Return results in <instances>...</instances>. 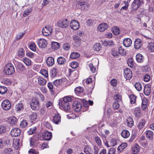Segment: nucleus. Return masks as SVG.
Wrapping results in <instances>:
<instances>
[{"mask_svg": "<svg viewBox=\"0 0 154 154\" xmlns=\"http://www.w3.org/2000/svg\"><path fill=\"white\" fill-rule=\"evenodd\" d=\"M72 98L71 97L69 96L65 97L63 101H60L59 102L60 107L66 112H69L70 105L68 102H70Z\"/></svg>", "mask_w": 154, "mask_h": 154, "instance_id": "f257e3e1", "label": "nucleus"}, {"mask_svg": "<svg viewBox=\"0 0 154 154\" xmlns=\"http://www.w3.org/2000/svg\"><path fill=\"white\" fill-rule=\"evenodd\" d=\"M15 72V69L11 63L7 64L4 67V72L6 75H10L12 74Z\"/></svg>", "mask_w": 154, "mask_h": 154, "instance_id": "f03ea898", "label": "nucleus"}, {"mask_svg": "<svg viewBox=\"0 0 154 154\" xmlns=\"http://www.w3.org/2000/svg\"><path fill=\"white\" fill-rule=\"evenodd\" d=\"M76 7L82 10H86L88 8L89 5L86 2H78L76 4Z\"/></svg>", "mask_w": 154, "mask_h": 154, "instance_id": "7ed1b4c3", "label": "nucleus"}, {"mask_svg": "<svg viewBox=\"0 0 154 154\" xmlns=\"http://www.w3.org/2000/svg\"><path fill=\"white\" fill-rule=\"evenodd\" d=\"M69 23V21L66 19H64L59 21L57 24L59 27L61 28L67 27Z\"/></svg>", "mask_w": 154, "mask_h": 154, "instance_id": "20e7f679", "label": "nucleus"}, {"mask_svg": "<svg viewBox=\"0 0 154 154\" xmlns=\"http://www.w3.org/2000/svg\"><path fill=\"white\" fill-rule=\"evenodd\" d=\"M52 32V28L49 26H47L44 27L42 29V32L43 35L45 36L51 35Z\"/></svg>", "mask_w": 154, "mask_h": 154, "instance_id": "39448f33", "label": "nucleus"}, {"mask_svg": "<svg viewBox=\"0 0 154 154\" xmlns=\"http://www.w3.org/2000/svg\"><path fill=\"white\" fill-rule=\"evenodd\" d=\"M37 43L38 47L42 48H45L48 44L47 41L43 38L38 39L37 41Z\"/></svg>", "mask_w": 154, "mask_h": 154, "instance_id": "423d86ee", "label": "nucleus"}, {"mask_svg": "<svg viewBox=\"0 0 154 154\" xmlns=\"http://www.w3.org/2000/svg\"><path fill=\"white\" fill-rule=\"evenodd\" d=\"M143 3V0H134L131 6L133 9L137 10L140 5Z\"/></svg>", "mask_w": 154, "mask_h": 154, "instance_id": "0eeeda50", "label": "nucleus"}, {"mask_svg": "<svg viewBox=\"0 0 154 154\" xmlns=\"http://www.w3.org/2000/svg\"><path fill=\"white\" fill-rule=\"evenodd\" d=\"M38 102L36 98H33L30 102V106L32 109L36 110L38 108Z\"/></svg>", "mask_w": 154, "mask_h": 154, "instance_id": "6e6552de", "label": "nucleus"}, {"mask_svg": "<svg viewBox=\"0 0 154 154\" xmlns=\"http://www.w3.org/2000/svg\"><path fill=\"white\" fill-rule=\"evenodd\" d=\"M72 108L75 112H79L82 109V105L79 102L75 101L73 103Z\"/></svg>", "mask_w": 154, "mask_h": 154, "instance_id": "1a4fd4ad", "label": "nucleus"}, {"mask_svg": "<svg viewBox=\"0 0 154 154\" xmlns=\"http://www.w3.org/2000/svg\"><path fill=\"white\" fill-rule=\"evenodd\" d=\"M11 105L10 101L8 100H3L2 103V106L5 110H8L9 109Z\"/></svg>", "mask_w": 154, "mask_h": 154, "instance_id": "9d476101", "label": "nucleus"}, {"mask_svg": "<svg viewBox=\"0 0 154 154\" xmlns=\"http://www.w3.org/2000/svg\"><path fill=\"white\" fill-rule=\"evenodd\" d=\"M124 74L125 77L127 79L129 80L132 76V72L129 68H125L124 71Z\"/></svg>", "mask_w": 154, "mask_h": 154, "instance_id": "9b49d317", "label": "nucleus"}, {"mask_svg": "<svg viewBox=\"0 0 154 154\" xmlns=\"http://www.w3.org/2000/svg\"><path fill=\"white\" fill-rule=\"evenodd\" d=\"M20 129L19 128H15L11 130V135L12 137H17L20 134Z\"/></svg>", "mask_w": 154, "mask_h": 154, "instance_id": "f8f14e48", "label": "nucleus"}, {"mask_svg": "<svg viewBox=\"0 0 154 154\" xmlns=\"http://www.w3.org/2000/svg\"><path fill=\"white\" fill-rule=\"evenodd\" d=\"M70 25L71 29L74 30L78 29L79 26V22L75 20H72L71 22Z\"/></svg>", "mask_w": 154, "mask_h": 154, "instance_id": "ddd939ff", "label": "nucleus"}, {"mask_svg": "<svg viewBox=\"0 0 154 154\" xmlns=\"http://www.w3.org/2000/svg\"><path fill=\"white\" fill-rule=\"evenodd\" d=\"M108 27V24L106 23H102L98 26L97 30L100 32H103Z\"/></svg>", "mask_w": 154, "mask_h": 154, "instance_id": "4468645a", "label": "nucleus"}, {"mask_svg": "<svg viewBox=\"0 0 154 154\" xmlns=\"http://www.w3.org/2000/svg\"><path fill=\"white\" fill-rule=\"evenodd\" d=\"M74 45L75 46L78 47L81 45L82 43L81 39L78 36H75L73 37Z\"/></svg>", "mask_w": 154, "mask_h": 154, "instance_id": "2eb2a0df", "label": "nucleus"}, {"mask_svg": "<svg viewBox=\"0 0 154 154\" xmlns=\"http://www.w3.org/2000/svg\"><path fill=\"white\" fill-rule=\"evenodd\" d=\"M52 134L47 131L45 132L42 135V138L46 140H49L51 138Z\"/></svg>", "mask_w": 154, "mask_h": 154, "instance_id": "dca6fc26", "label": "nucleus"}, {"mask_svg": "<svg viewBox=\"0 0 154 154\" xmlns=\"http://www.w3.org/2000/svg\"><path fill=\"white\" fill-rule=\"evenodd\" d=\"M132 44V40L129 38H125L123 41V44L124 46L128 47L130 46Z\"/></svg>", "mask_w": 154, "mask_h": 154, "instance_id": "f3484780", "label": "nucleus"}, {"mask_svg": "<svg viewBox=\"0 0 154 154\" xmlns=\"http://www.w3.org/2000/svg\"><path fill=\"white\" fill-rule=\"evenodd\" d=\"M17 121L15 117H12L9 118L8 122L11 126H15L17 124Z\"/></svg>", "mask_w": 154, "mask_h": 154, "instance_id": "a211bd4d", "label": "nucleus"}, {"mask_svg": "<svg viewBox=\"0 0 154 154\" xmlns=\"http://www.w3.org/2000/svg\"><path fill=\"white\" fill-rule=\"evenodd\" d=\"M142 45V42L141 40L137 39L135 40L134 43V47L135 49H139L141 47Z\"/></svg>", "mask_w": 154, "mask_h": 154, "instance_id": "6ab92c4d", "label": "nucleus"}, {"mask_svg": "<svg viewBox=\"0 0 154 154\" xmlns=\"http://www.w3.org/2000/svg\"><path fill=\"white\" fill-rule=\"evenodd\" d=\"M46 63L47 65L51 66H52L54 64V60L53 57H48L46 59Z\"/></svg>", "mask_w": 154, "mask_h": 154, "instance_id": "aec40b11", "label": "nucleus"}, {"mask_svg": "<svg viewBox=\"0 0 154 154\" xmlns=\"http://www.w3.org/2000/svg\"><path fill=\"white\" fill-rule=\"evenodd\" d=\"M23 109V106L22 103H19L16 104L15 107V110L18 112H20Z\"/></svg>", "mask_w": 154, "mask_h": 154, "instance_id": "412c9836", "label": "nucleus"}, {"mask_svg": "<svg viewBox=\"0 0 154 154\" xmlns=\"http://www.w3.org/2000/svg\"><path fill=\"white\" fill-rule=\"evenodd\" d=\"M146 135L147 138L149 140H151L153 139L154 133L152 131L148 130L146 132Z\"/></svg>", "mask_w": 154, "mask_h": 154, "instance_id": "4be33fe9", "label": "nucleus"}, {"mask_svg": "<svg viewBox=\"0 0 154 154\" xmlns=\"http://www.w3.org/2000/svg\"><path fill=\"white\" fill-rule=\"evenodd\" d=\"M84 151L86 154H92L93 152L91 146L88 145L85 146Z\"/></svg>", "mask_w": 154, "mask_h": 154, "instance_id": "5701e85b", "label": "nucleus"}, {"mask_svg": "<svg viewBox=\"0 0 154 154\" xmlns=\"http://www.w3.org/2000/svg\"><path fill=\"white\" fill-rule=\"evenodd\" d=\"M29 141L30 142V146L36 147L38 143V140L35 139L33 137L30 138Z\"/></svg>", "mask_w": 154, "mask_h": 154, "instance_id": "b1692460", "label": "nucleus"}, {"mask_svg": "<svg viewBox=\"0 0 154 154\" xmlns=\"http://www.w3.org/2000/svg\"><path fill=\"white\" fill-rule=\"evenodd\" d=\"M57 72V69L55 67L52 68L50 72V75L51 78H54L56 76Z\"/></svg>", "mask_w": 154, "mask_h": 154, "instance_id": "393cba45", "label": "nucleus"}, {"mask_svg": "<svg viewBox=\"0 0 154 154\" xmlns=\"http://www.w3.org/2000/svg\"><path fill=\"white\" fill-rule=\"evenodd\" d=\"M61 117L58 113L55 114L54 117L53 121L54 123L57 124L60 122Z\"/></svg>", "mask_w": 154, "mask_h": 154, "instance_id": "a878e982", "label": "nucleus"}, {"mask_svg": "<svg viewBox=\"0 0 154 154\" xmlns=\"http://www.w3.org/2000/svg\"><path fill=\"white\" fill-rule=\"evenodd\" d=\"M122 136L124 138H128L130 136V133L127 130H123L121 133Z\"/></svg>", "mask_w": 154, "mask_h": 154, "instance_id": "bb28decb", "label": "nucleus"}, {"mask_svg": "<svg viewBox=\"0 0 154 154\" xmlns=\"http://www.w3.org/2000/svg\"><path fill=\"white\" fill-rule=\"evenodd\" d=\"M146 123L145 120L144 119L141 120L138 122L137 125V128L139 129H141L143 128Z\"/></svg>", "mask_w": 154, "mask_h": 154, "instance_id": "cd10ccee", "label": "nucleus"}, {"mask_svg": "<svg viewBox=\"0 0 154 154\" xmlns=\"http://www.w3.org/2000/svg\"><path fill=\"white\" fill-rule=\"evenodd\" d=\"M38 83L41 85H45L47 82L46 80L42 77H40L38 78Z\"/></svg>", "mask_w": 154, "mask_h": 154, "instance_id": "c85d7f7f", "label": "nucleus"}, {"mask_svg": "<svg viewBox=\"0 0 154 154\" xmlns=\"http://www.w3.org/2000/svg\"><path fill=\"white\" fill-rule=\"evenodd\" d=\"M151 89L150 87L148 85H146L144 88V93L146 96L149 95L150 93Z\"/></svg>", "mask_w": 154, "mask_h": 154, "instance_id": "c756f323", "label": "nucleus"}, {"mask_svg": "<svg viewBox=\"0 0 154 154\" xmlns=\"http://www.w3.org/2000/svg\"><path fill=\"white\" fill-rule=\"evenodd\" d=\"M112 33L115 35H119L120 32V30L117 26H115L112 28Z\"/></svg>", "mask_w": 154, "mask_h": 154, "instance_id": "7c9ffc66", "label": "nucleus"}, {"mask_svg": "<svg viewBox=\"0 0 154 154\" xmlns=\"http://www.w3.org/2000/svg\"><path fill=\"white\" fill-rule=\"evenodd\" d=\"M80 56V54L79 53L75 51L71 53L70 57L71 59H75L79 58Z\"/></svg>", "mask_w": 154, "mask_h": 154, "instance_id": "2f4dec72", "label": "nucleus"}, {"mask_svg": "<svg viewBox=\"0 0 154 154\" xmlns=\"http://www.w3.org/2000/svg\"><path fill=\"white\" fill-rule=\"evenodd\" d=\"M57 62L59 65H63L66 62V59L62 57H60L57 59Z\"/></svg>", "mask_w": 154, "mask_h": 154, "instance_id": "473e14b6", "label": "nucleus"}, {"mask_svg": "<svg viewBox=\"0 0 154 154\" xmlns=\"http://www.w3.org/2000/svg\"><path fill=\"white\" fill-rule=\"evenodd\" d=\"M126 124L129 127H132L134 125L133 119L131 117H128L127 119Z\"/></svg>", "mask_w": 154, "mask_h": 154, "instance_id": "72a5a7b5", "label": "nucleus"}, {"mask_svg": "<svg viewBox=\"0 0 154 154\" xmlns=\"http://www.w3.org/2000/svg\"><path fill=\"white\" fill-rule=\"evenodd\" d=\"M23 61L27 66H30L31 65V60L27 57H25L23 58Z\"/></svg>", "mask_w": 154, "mask_h": 154, "instance_id": "f704fd0d", "label": "nucleus"}, {"mask_svg": "<svg viewBox=\"0 0 154 154\" xmlns=\"http://www.w3.org/2000/svg\"><path fill=\"white\" fill-rule=\"evenodd\" d=\"M13 146L14 148L16 149H18L19 147V140L18 139L14 140L13 141Z\"/></svg>", "mask_w": 154, "mask_h": 154, "instance_id": "c9c22d12", "label": "nucleus"}, {"mask_svg": "<svg viewBox=\"0 0 154 154\" xmlns=\"http://www.w3.org/2000/svg\"><path fill=\"white\" fill-rule=\"evenodd\" d=\"M140 147L137 144L135 145L132 148V151L134 154H136L140 151Z\"/></svg>", "mask_w": 154, "mask_h": 154, "instance_id": "e433bc0d", "label": "nucleus"}, {"mask_svg": "<svg viewBox=\"0 0 154 154\" xmlns=\"http://www.w3.org/2000/svg\"><path fill=\"white\" fill-rule=\"evenodd\" d=\"M148 50L151 52H154V43H149L147 46Z\"/></svg>", "mask_w": 154, "mask_h": 154, "instance_id": "4c0bfd02", "label": "nucleus"}, {"mask_svg": "<svg viewBox=\"0 0 154 154\" xmlns=\"http://www.w3.org/2000/svg\"><path fill=\"white\" fill-rule=\"evenodd\" d=\"M136 58L137 61L138 62L141 63L143 61V57L140 54H137L136 56Z\"/></svg>", "mask_w": 154, "mask_h": 154, "instance_id": "58836bf2", "label": "nucleus"}, {"mask_svg": "<svg viewBox=\"0 0 154 154\" xmlns=\"http://www.w3.org/2000/svg\"><path fill=\"white\" fill-rule=\"evenodd\" d=\"M93 48L96 51H99L101 48V46L100 43H96L94 44Z\"/></svg>", "mask_w": 154, "mask_h": 154, "instance_id": "ea45409f", "label": "nucleus"}, {"mask_svg": "<svg viewBox=\"0 0 154 154\" xmlns=\"http://www.w3.org/2000/svg\"><path fill=\"white\" fill-rule=\"evenodd\" d=\"M63 83V79H57L54 81V85L57 87H58Z\"/></svg>", "mask_w": 154, "mask_h": 154, "instance_id": "a19ab883", "label": "nucleus"}, {"mask_svg": "<svg viewBox=\"0 0 154 154\" xmlns=\"http://www.w3.org/2000/svg\"><path fill=\"white\" fill-rule=\"evenodd\" d=\"M141 111L140 108H138L135 109L134 111V113L137 117H139L141 115Z\"/></svg>", "mask_w": 154, "mask_h": 154, "instance_id": "79ce46f5", "label": "nucleus"}, {"mask_svg": "<svg viewBox=\"0 0 154 154\" xmlns=\"http://www.w3.org/2000/svg\"><path fill=\"white\" fill-rule=\"evenodd\" d=\"M60 45L59 43L56 42H53L51 44V47L54 50H57L60 48Z\"/></svg>", "mask_w": 154, "mask_h": 154, "instance_id": "37998d69", "label": "nucleus"}, {"mask_svg": "<svg viewBox=\"0 0 154 154\" xmlns=\"http://www.w3.org/2000/svg\"><path fill=\"white\" fill-rule=\"evenodd\" d=\"M127 146L126 143L121 144L117 148V149L119 152H120L125 149Z\"/></svg>", "mask_w": 154, "mask_h": 154, "instance_id": "c03bdc74", "label": "nucleus"}, {"mask_svg": "<svg viewBox=\"0 0 154 154\" xmlns=\"http://www.w3.org/2000/svg\"><path fill=\"white\" fill-rule=\"evenodd\" d=\"M129 98L130 99V103L131 104L135 103L136 102V97L133 94H131Z\"/></svg>", "mask_w": 154, "mask_h": 154, "instance_id": "a18cd8bd", "label": "nucleus"}, {"mask_svg": "<svg viewBox=\"0 0 154 154\" xmlns=\"http://www.w3.org/2000/svg\"><path fill=\"white\" fill-rule=\"evenodd\" d=\"M17 69L20 71H24L25 70V67H24V65L23 64L20 63H17Z\"/></svg>", "mask_w": 154, "mask_h": 154, "instance_id": "49530a36", "label": "nucleus"}, {"mask_svg": "<svg viewBox=\"0 0 154 154\" xmlns=\"http://www.w3.org/2000/svg\"><path fill=\"white\" fill-rule=\"evenodd\" d=\"M112 54L114 56L116 57H118L119 55V51H118L117 49H113L112 50Z\"/></svg>", "mask_w": 154, "mask_h": 154, "instance_id": "de8ad7c7", "label": "nucleus"}, {"mask_svg": "<svg viewBox=\"0 0 154 154\" xmlns=\"http://www.w3.org/2000/svg\"><path fill=\"white\" fill-rule=\"evenodd\" d=\"M27 125V122L26 120H24L21 121L20 124V127L22 128H25Z\"/></svg>", "mask_w": 154, "mask_h": 154, "instance_id": "09e8293b", "label": "nucleus"}, {"mask_svg": "<svg viewBox=\"0 0 154 154\" xmlns=\"http://www.w3.org/2000/svg\"><path fill=\"white\" fill-rule=\"evenodd\" d=\"M63 49L65 51L69 50L70 48V44L68 43H64L63 46Z\"/></svg>", "mask_w": 154, "mask_h": 154, "instance_id": "8fccbe9b", "label": "nucleus"}, {"mask_svg": "<svg viewBox=\"0 0 154 154\" xmlns=\"http://www.w3.org/2000/svg\"><path fill=\"white\" fill-rule=\"evenodd\" d=\"M7 91V88L4 86L0 87V94H4Z\"/></svg>", "mask_w": 154, "mask_h": 154, "instance_id": "3c124183", "label": "nucleus"}, {"mask_svg": "<svg viewBox=\"0 0 154 154\" xmlns=\"http://www.w3.org/2000/svg\"><path fill=\"white\" fill-rule=\"evenodd\" d=\"M37 116L35 112H32L30 115V119L31 120L35 121L37 118Z\"/></svg>", "mask_w": 154, "mask_h": 154, "instance_id": "603ef678", "label": "nucleus"}, {"mask_svg": "<svg viewBox=\"0 0 154 154\" xmlns=\"http://www.w3.org/2000/svg\"><path fill=\"white\" fill-rule=\"evenodd\" d=\"M18 55L20 57H23L25 55V51L23 48H20L19 49L18 52Z\"/></svg>", "mask_w": 154, "mask_h": 154, "instance_id": "864d4df0", "label": "nucleus"}, {"mask_svg": "<svg viewBox=\"0 0 154 154\" xmlns=\"http://www.w3.org/2000/svg\"><path fill=\"white\" fill-rule=\"evenodd\" d=\"M29 47L30 49L33 51H36V45L34 43H30L29 45Z\"/></svg>", "mask_w": 154, "mask_h": 154, "instance_id": "5fc2aeb1", "label": "nucleus"}, {"mask_svg": "<svg viewBox=\"0 0 154 154\" xmlns=\"http://www.w3.org/2000/svg\"><path fill=\"white\" fill-rule=\"evenodd\" d=\"M12 149L11 148H7L5 149L3 151L4 154H12Z\"/></svg>", "mask_w": 154, "mask_h": 154, "instance_id": "6e6d98bb", "label": "nucleus"}, {"mask_svg": "<svg viewBox=\"0 0 154 154\" xmlns=\"http://www.w3.org/2000/svg\"><path fill=\"white\" fill-rule=\"evenodd\" d=\"M148 101L146 99H145L142 100V108L143 109H145L147 107Z\"/></svg>", "mask_w": 154, "mask_h": 154, "instance_id": "4d7b16f0", "label": "nucleus"}, {"mask_svg": "<svg viewBox=\"0 0 154 154\" xmlns=\"http://www.w3.org/2000/svg\"><path fill=\"white\" fill-rule=\"evenodd\" d=\"M54 84L51 82H48V83L47 86L50 90L52 92H53L54 90V88L53 87Z\"/></svg>", "mask_w": 154, "mask_h": 154, "instance_id": "13d9d810", "label": "nucleus"}, {"mask_svg": "<svg viewBox=\"0 0 154 154\" xmlns=\"http://www.w3.org/2000/svg\"><path fill=\"white\" fill-rule=\"evenodd\" d=\"M134 86L136 89L138 91H140L142 89V86L139 82H137L134 85Z\"/></svg>", "mask_w": 154, "mask_h": 154, "instance_id": "bf43d9fd", "label": "nucleus"}, {"mask_svg": "<svg viewBox=\"0 0 154 154\" xmlns=\"http://www.w3.org/2000/svg\"><path fill=\"white\" fill-rule=\"evenodd\" d=\"M127 63L128 66L131 67H132L133 66V60L132 58L128 59L127 61Z\"/></svg>", "mask_w": 154, "mask_h": 154, "instance_id": "052dcab7", "label": "nucleus"}, {"mask_svg": "<svg viewBox=\"0 0 154 154\" xmlns=\"http://www.w3.org/2000/svg\"><path fill=\"white\" fill-rule=\"evenodd\" d=\"M2 82L6 85H9L11 84L10 80L7 78H5L2 81Z\"/></svg>", "mask_w": 154, "mask_h": 154, "instance_id": "680f3d73", "label": "nucleus"}, {"mask_svg": "<svg viewBox=\"0 0 154 154\" xmlns=\"http://www.w3.org/2000/svg\"><path fill=\"white\" fill-rule=\"evenodd\" d=\"M119 54L122 55H125L126 54L125 51L121 47H120L118 49Z\"/></svg>", "mask_w": 154, "mask_h": 154, "instance_id": "e2e57ef3", "label": "nucleus"}, {"mask_svg": "<svg viewBox=\"0 0 154 154\" xmlns=\"http://www.w3.org/2000/svg\"><path fill=\"white\" fill-rule=\"evenodd\" d=\"M41 73L46 78L48 77V73L47 71L45 69H42L40 71Z\"/></svg>", "mask_w": 154, "mask_h": 154, "instance_id": "0e129e2a", "label": "nucleus"}, {"mask_svg": "<svg viewBox=\"0 0 154 154\" xmlns=\"http://www.w3.org/2000/svg\"><path fill=\"white\" fill-rule=\"evenodd\" d=\"M32 10L31 8H28L26 9L24 11L23 14V17H25L28 15L31 11Z\"/></svg>", "mask_w": 154, "mask_h": 154, "instance_id": "69168bd1", "label": "nucleus"}, {"mask_svg": "<svg viewBox=\"0 0 154 154\" xmlns=\"http://www.w3.org/2000/svg\"><path fill=\"white\" fill-rule=\"evenodd\" d=\"M6 127L5 125H2L0 127V134L4 133L5 132Z\"/></svg>", "mask_w": 154, "mask_h": 154, "instance_id": "338daca9", "label": "nucleus"}, {"mask_svg": "<svg viewBox=\"0 0 154 154\" xmlns=\"http://www.w3.org/2000/svg\"><path fill=\"white\" fill-rule=\"evenodd\" d=\"M83 89V88L81 87H78L76 88L75 89V93L82 92Z\"/></svg>", "mask_w": 154, "mask_h": 154, "instance_id": "774afa93", "label": "nucleus"}]
</instances>
